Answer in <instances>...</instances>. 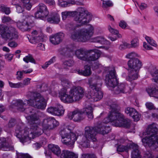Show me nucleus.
<instances>
[{
  "label": "nucleus",
  "instance_id": "nucleus-58",
  "mask_svg": "<svg viewBox=\"0 0 158 158\" xmlns=\"http://www.w3.org/2000/svg\"><path fill=\"white\" fill-rule=\"evenodd\" d=\"M81 158H95V157L93 155L84 154L82 155Z\"/></svg>",
  "mask_w": 158,
  "mask_h": 158
},
{
  "label": "nucleus",
  "instance_id": "nucleus-54",
  "mask_svg": "<svg viewBox=\"0 0 158 158\" xmlns=\"http://www.w3.org/2000/svg\"><path fill=\"white\" fill-rule=\"evenodd\" d=\"M41 43L40 42L37 44L38 45L37 46V49L41 50L44 51L45 50L44 45Z\"/></svg>",
  "mask_w": 158,
  "mask_h": 158
},
{
  "label": "nucleus",
  "instance_id": "nucleus-60",
  "mask_svg": "<svg viewBox=\"0 0 158 158\" xmlns=\"http://www.w3.org/2000/svg\"><path fill=\"white\" fill-rule=\"evenodd\" d=\"M119 26L123 29H125L127 26V24L125 21H121L119 23Z\"/></svg>",
  "mask_w": 158,
  "mask_h": 158
},
{
  "label": "nucleus",
  "instance_id": "nucleus-32",
  "mask_svg": "<svg viewBox=\"0 0 158 158\" xmlns=\"http://www.w3.org/2000/svg\"><path fill=\"white\" fill-rule=\"evenodd\" d=\"M132 143H128L126 145H119L117 148L118 152H127L131 148Z\"/></svg>",
  "mask_w": 158,
  "mask_h": 158
},
{
  "label": "nucleus",
  "instance_id": "nucleus-37",
  "mask_svg": "<svg viewBox=\"0 0 158 158\" xmlns=\"http://www.w3.org/2000/svg\"><path fill=\"white\" fill-rule=\"evenodd\" d=\"M140 55L135 52H132L128 53L126 56V57L130 59H134L139 57Z\"/></svg>",
  "mask_w": 158,
  "mask_h": 158
},
{
  "label": "nucleus",
  "instance_id": "nucleus-5",
  "mask_svg": "<svg viewBox=\"0 0 158 158\" xmlns=\"http://www.w3.org/2000/svg\"><path fill=\"white\" fill-rule=\"evenodd\" d=\"M77 11H65L61 13L62 19L63 20L67 18L73 17L75 15H78L75 18V20L78 23L83 25L89 23L92 19V15L91 13L88 12L85 8H78Z\"/></svg>",
  "mask_w": 158,
  "mask_h": 158
},
{
  "label": "nucleus",
  "instance_id": "nucleus-62",
  "mask_svg": "<svg viewBox=\"0 0 158 158\" xmlns=\"http://www.w3.org/2000/svg\"><path fill=\"white\" fill-rule=\"evenodd\" d=\"M67 2L68 6L72 5L78 4L75 0H68L67 1Z\"/></svg>",
  "mask_w": 158,
  "mask_h": 158
},
{
  "label": "nucleus",
  "instance_id": "nucleus-7",
  "mask_svg": "<svg viewBox=\"0 0 158 158\" xmlns=\"http://www.w3.org/2000/svg\"><path fill=\"white\" fill-rule=\"evenodd\" d=\"M158 129L155 124L148 126L146 131L147 135L142 140L144 146H148L153 149L158 148V135H156Z\"/></svg>",
  "mask_w": 158,
  "mask_h": 158
},
{
  "label": "nucleus",
  "instance_id": "nucleus-40",
  "mask_svg": "<svg viewBox=\"0 0 158 158\" xmlns=\"http://www.w3.org/2000/svg\"><path fill=\"white\" fill-rule=\"evenodd\" d=\"M0 10L4 12L6 15H9L10 12V8L5 6L4 5H0Z\"/></svg>",
  "mask_w": 158,
  "mask_h": 158
},
{
  "label": "nucleus",
  "instance_id": "nucleus-6",
  "mask_svg": "<svg viewBox=\"0 0 158 158\" xmlns=\"http://www.w3.org/2000/svg\"><path fill=\"white\" fill-rule=\"evenodd\" d=\"M40 124H33L30 129L27 128L23 130L18 127L16 130L15 135L23 143L33 139L35 136L40 135L43 133V130L40 127Z\"/></svg>",
  "mask_w": 158,
  "mask_h": 158
},
{
  "label": "nucleus",
  "instance_id": "nucleus-49",
  "mask_svg": "<svg viewBox=\"0 0 158 158\" xmlns=\"http://www.w3.org/2000/svg\"><path fill=\"white\" fill-rule=\"evenodd\" d=\"M108 29L110 32L113 34H117L118 33V30L110 26H108Z\"/></svg>",
  "mask_w": 158,
  "mask_h": 158
},
{
  "label": "nucleus",
  "instance_id": "nucleus-23",
  "mask_svg": "<svg viewBox=\"0 0 158 158\" xmlns=\"http://www.w3.org/2000/svg\"><path fill=\"white\" fill-rule=\"evenodd\" d=\"M63 37L64 34L63 33H57L50 36V41L53 44H57L61 41Z\"/></svg>",
  "mask_w": 158,
  "mask_h": 158
},
{
  "label": "nucleus",
  "instance_id": "nucleus-27",
  "mask_svg": "<svg viewBox=\"0 0 158 158\" xmlns=\"http://www.w3.org/2000/svg\"><path fill=\"white\" fill-rule=\"evenodd\" d=\"M92 40V41L93 42L100 43L102 44L110 45V42L102 36L93 38Z\"/></svg>",
  "mask_w": 158,
  "mask_h": 158
},
{
  "label": "nucleus",
  "instance_id": "nucleus-55",
  "mask_svg": "<svg viewBox=\"0 0 158 158\" xmlns=\"http://www.w3.org/2000/svg\"><path fill=\"white\" fill-rule=\"evenodd\" d=\"M16 11L18 13H21L23 12L24 10V8H25L24 7H22L21 6L18 5L16 6Z\"/></svg>",
  "mask_w": 158,
  "mask_h": 158
},
{
  "label": "nucleus",
  "instance_id": "nucleus-28",
  "mask_svg": "<svg viewBox=\"0 0 158 158\" xmlns=\"http://www.w3.org/2000/svg\"><path fill=\"white\" fill-rule=\"evenodd\" d=\"M61 158H77L78 156L73 152L68 151H62L60 156Z\"/></svg>",
  "mask_w": 158,
  "mask_h": 158
},
{
  "label": "nucleus",
  "instance_id": "nucleus-8",
  "mask_svg": "<svg viewBox=\"0 0 158 158\" xmlns=\"http://www.w3.org/2000/svg\"><path fill=\"white\" fill-rule=\"evenodd\" d=\"M89 88L92 89L90 98L91 101L97 102L103 97V94L101 90L102 83L98 80H89L88 82Z\"/></svg>",
  "mask_w": 158,
  "mask_h": 158
},
{
  "label": "nucleus",
  "instance_id": "nucleus-14",
  "mask_svg": "<svg viewBox=\"0 0 158 158\" xmlns=\"http://www.w3.org/2000/svg\"><path fill=\"white\" fill-rule=\"evenodd\" d=\"M59 125V123L53 117H48L43 121L42 126L44 130H51Z\"/></svg>",
  "mask_w": 158,
  "mask_h": 158
},
{
  "label": "nucleus",
  "instance_id": "nucleus-38",
  "mask_svg": "<svg viewBox=\"0 0 158 158\" xmlns=\"http://www.w3.org/2000/svg\"><path fill=\"white\" fill-rule=\"evenodd\" d=\"M74 64V61L72 60H65L63 63V66L64 69H68V67H71Z\"/></svg>",
  "mask_w": 158,
  "mask_h": 158
},
{
  "label": "nucleus",
  "instance_id": "nucleus-30",
  "mask_svg": "<svg viewBox=\"0 0 158 158\" xmlns=\"http://www.w3.org/2000/svg\"><path fill=\"white\" fill-rule=\"evenodd\" d=\"M149 95L151 97H153L158 98V87L155 86L147 90Z\"/></svg>",
  "mask_w": 158,
  "mask_h": 158
},
{
  "label": "nucleus",
  "instance_id": "nucleus-64",
  "mask_svg": "<svg viewBox=\"0 0 158 158\" xmlns=\"http://www.w3.org/2000/svg\"><path fill=\"white\" fill-rule=\"evenodd\" d=\"M143 47L144 48L147 50H151L152 49V48L147 44L145 42H144L143 43Z\"/></svg>",
  "mask_w": 158,
  "mask_h": 158
},
{
  "label": "nucleus",
  "instance_id": "nucleus-53",
  "mask_svg": "<svg viewBox=\"0 0 158 158\" xmlns=\"http://www.w3.org/2000/svg\"><path fill=\"white\" fill-rule=\"evenodd\" d=\"M18 158H32V157L28 154L21 153L19 155Z\"/></svg>",
  "mask_w": 158,
  "mask_h": 158
},
{
  "label": "nucleus",
  "instance_id": "nucleus-51",
  "mask_svg": "<svg viewBox=\"0 0 158 158\" xmlns=\"http://www.w3.org/2000/svg\"><path fill=\"white\" fill-rule=\"evenodd\" d=\"M58 4L60 6L63 7L68 6L67 1L63 0H59Z\"/></svg>",
  "mask_w": 158,
  "mask_h": 158
},
{
  "label": "nucleus",
  "instance_id": "nucleus-50",
  "mask_svg": "<svg viewBox=\"0 0 158 158\" xmlns=\"http://www.w3.org/2000/svg\"><path fill=\"white\" fill-rule=\"evenodd\" d=\"M136 4L139 6V8L141 10H143L146 9L147 7V5L144 3H142L139 4L137 2L136 4H135L136 6Z\"/></svg>",
  "mask_w": 158,
  "mask_h": 158
},
{
  "label": "nucleus",
  "instance_id": "nucleus-11",
  "mask_svg": "<svg viewBox=\"0 0 158 158\" xmlns=\"http://www.w3.org/2000/svg\"><path fill=\"white\" fill-rule=\"evenodd\" d=\"M33 18L32 16L24 15L17 22V26L23 31H29L33 24Z\"/></svg>",
  "mask_w": 158,
  "mask_h": 158
},
{
  "label": "nucleus",
  "instance_id": "nucleus-1",
  "mask_svg": "<svg viewBox=\"0 0 158 158\" xmlns=\"http://www.w3.org/2000/svg\"><path fill=\"white\" fill-rule=\"evenodd\" d=\"M109 105L110 106L111 111L108 117L103 120V122H98L96 126H87L85 128L84 135L80 142V143L83 147L85 148L89 147L90 140L93 142L96 141L97 133L104 135L109 132L110 131V127L105 125V123L111 122L113 125L117 127H122L126 128L130 127V121L125 119L123 115L117 110V105L114 102L112 104H109Z\"/></svg>",
  "mask_w": 158,
  "mask_h": 158
},
{
  "label": "nucleus",
  "instance_id": "nucleus-9",
  "mask_svg": "<svg viewBox=\"0 0 158 158\" xmlns=\"http://www.w3.org/2000/svg\"><path fill=\"white\" fill-rule=\"evenodd\" d=\"M127 64L129 68L132 69V71L129 73L127 78L136 79L139 78L138 73L143 65L142 61L138 58L130 59Z\"/></svg>",
  "mask_w": 158,
  "mask_h": 158
},
{
  "label": "nucleus",
  "instance_id": "nucleus-56",
  "mask_svg": "<svg viewBox=\"0 0 158 158\" xmlns=\"http://www.w3.org/2000/svg\"><path fill=\"white\" fill-rule=\"evenodd\" d=\"M131 47V45L130 44L126 42H125L123 43V44L120 45V49L125 48H130Z\"/></svg>",
  "mask_w": 158,
  "mask_h": 158
},
{
  "label": "nucleus",
  "instance_id": "nucleus-35",
  "mask_svg": "<svg viewBox=\"0 0 158 158\" xmlns=\"http://www.w3.org/2000/svg\"><path fill=\"white\" fill-rule=\"evenodd\" d=\"M21 3L26 9L29 10H31L32 5L31 0H20Z\"/></svg>",
  "mask_w": 158,
  "mask_h": 158
},
{
  "label": "nucleus",
  "instance_id": "nucleus-33",
  "mask_svg": "<svg viewBox=\"0 0 158 158\" xmlns=\"http://www.w3.org/2000/svg\"><path fill=\"white\" fill-rule=\"evenodd\" d=\"M78 73L85 76H90L91 73L90 67L89 66L86 65L85 66V70H79L78 71Z\"/></svg>",
  "mask_w": 158,
  "mask_h": 158
},
{
  "label": "nucleus",
  "instance_id": "nucleus-43",
  "mask_svg": "<svg viewBox=\"0 0 158 158\" xmlns=\"http://www.w3.org/2000/svg\"><path fill=\"white\" fill-rule=\"evenodd\" d=\"M131 45L132 47L136 48L139 45V40L137 38L133 39L131 42Z\"/></svg>",
  "mask_w": 158,
  "mask_h": 158
},
{
  "label": "nucleus",
  "instance_id": "nucleus-34",
  "mask_svg": "<svg viewBox=\"0 0 158 158\" xmlns=\"http://www.w3.org/2000/svg\"><path fill=\"white\" fill-rule=\"evenodd\" d=\"M107 86L110 88H114L118 83V80H105Z\"/></svg>",
  "mask_w": 158,
  "mask_h": 158
},
{
  "label": "nucleus",
  "instance_id": "nucleus-57",
  "mask_svg": "<svg viewBox=\"0 0 158 158\" xmlns=\"http://www.w3.org/2000/svg\"><path fill=\"white\" fill-rule=\"evenodd\" d=\"M8 45L11 48H15L18 46V44L15 41H12L8 43Z\"/></svg>",
  "mask_w": 158,
  "mask_h": 158
},
{
  "label": "nucleus",
  "instance_id": "nucleus-46",
  "mask_svg": "<svg viewBox=\"0 0 158 158\" xmlns=\"http://www.w3.org/2000/svg\"><path fill=\"white\" fill-rule=\"evenodd\" d=\"M9 83L10 86L12 88H19L22 86V83H14L10 82H9Z\"/></svg>",
  "mask_w": 158,
  "mask_h": 158
},
{
  "label": "nucleus",
  "instance_id": "nucleus-29",
  "mask_svg": "<svg viewBox=\"0 0 158 158\" xmlns=\"http://www.w3.org/2000/svg\"><path fill=\"white\" fill-rule=\"evenodd\" d=\"M93 111V108L90 106H89L84 109L83 113L86 114L89 119L91 120L94 118Z\"/></svg>",
  "mask_w": 158,
  "mask_h": 158
},
{
  "label": "nucleus",
  "instance_id": "nucleus-18",
  "mask_svg": "<svg viewBox=\"0 0 158 158\" xmlns=\"http://www.w3.org/2000/svg\"><path fill=\"white\" fill-rule=\"evenodd\" d=\"M101 51L97 49L89 50L87 52L86 60L85 61H94L98 59L100 56Z\"/></svg>",
  "mask_w": 158,
  "mask_h": 158
},
{
  "label": "nucleus",
  "instance_id": "nucleus-48",
  "mask_svg": "<svg viewBox=\"0 0 158 158\" xmlns=\"http://www.w3.org/2000/svg\"><path fill=\"white\" fill-rule=\"evenodd\" d=\"M1 19L2 22L3 23L9 22L11 20V19L10 17L5 16H2Z\"/></svg>",
  "mask_w": 158,
  "mask_h": 158
},
{
  "label": "nucleus",
  "instance_id": "nucleus-52",
  "mask_svg": "<svg viewBox=\"0 0 158 158\" xmlns=\"http://www.w3.org/2000/svg\"><path fill=\"white\" fill-rule=\"evenodd\" d=\"M143 157L144 158H153L154 156L151 153L148 152L144 154ZM156 158H158V156Z\"/></svg>",
  "mask_w": 158,
  "mask_h": 158
},
{
  "label": "nucleus",
  "instance_id": "nucleus-19",
  "mask_svg": "<svg viewBox=\"0 0 158 158\" xmlns=\"http://www.w3.org/2000/svg\"><path fill=\"white\" fill-rule=\"evenodd\" d=\"M130 91V88L125 83L119 84L117 87L114 89V93L117 94L120 93H126Z\"/></svg>",
  "mask_w": 158,
  "mask_h": 158
},
{
  "label": "nucleus",
  "instance_id": "nucleus-10",
  "mask_svg": "<svg viewBox=\"0 0 158 158\" xmlns=\"http://www.w3.org/2000/svg\"><path fill=\"white\" fill-rule=\"evenodd\" d=\"M71 130L69 127H68L61 130L60 132L62 143L70 146H71L74 144L77 138L75 133L71 132Z\"/></svg>",
  "mask_w": 158,
  "mask_h": 158
},
{
  "label": "nucleus",
  "instance_id": "nucleus-25",
  "mask_svg": "<svg viewBox=\"0 0 158 158\" xmlns=\"http://www.w3.org/2000/svg\"><path fill=\"white\" fill-rule=\"evenodd\" d=\"M47 20L50 23L57 24L60 21V15L56 13L53 14L48 18Z\"/></svg>",
  "mask_w": 158,
  "mask_h": 158
},
{
  "label": "nucleus",
  "instance_id": "nucleus-3",
  "mask_svg": "<svg viewBox=\"0 0 158 158\" xmlns=\"http://www.w3.org/2000/svg\"><path fill=\"white\" fill-rule=\"evenodd\" d=\"M79 25L74 26L71 23L67 24L65 26L69 30H75L71 34L70 37L73 40L82 42H86L89 40L94 33V28L92 25H89L87 28L76 30Z\"/></svg>",
  "mask_w": 158,
  "mask_h": 158
},
{
  "label": "nucleus",
  "instance_id": "nucleus-61",
  "mask_svg": "<svg viewBox=\"0 0 158 158\" xmlns=\"http://www.w3.org/2000/svg\"><path fill=\"white\" fill-rule=\"evenodd\" d=\"M146 107L149 110H151L154 108L153 104L151 102H147L145 104Z\"/></svg>",
  "mask_w": 158,
  "mask_h": 158
},
{
  "label": "nucleus",
  "instance_id": "nucleus-31",
  "mask_svg": "<svg viewBox=\"0 0 158 158\" xmlns=\"http://www.w3.org/2000/svg\"><path fill=\"white\" fill-rule=\"evenodd\" d=\"M48 148L50 151L57 156H59L60 154L61 150L58 146L53 144H50L48 145Z\"/></svg>",
  "mask_w": 158,
  "mask_h": 158
},
{
  "label": "nucleus",
  "instance_id": "nucleus-39",
  "mask_svg": "<svg viewBox=\"0 0 158 158\" xmlns=\"http://www.w3.org/2000/svg\"><path fill=\"white\" fill-rule=\"evenodd\" d=\"M56 60V57L55 56L52 57L49 60L45 63L42 66V68L43 69L47 68L49 65L55 62Z\"/></svg>",
  "mask_w": 158,
  "mask_h": 158
},
{
  "label": "nucleus",
  "instance_id": "nucleus-41",
  "mask_svg": "<svg viewBox=\"0 0 158 158\" xmlns=\"http://www.w3.org/2000/svg\"><path fill=\"white\" fill-rule=\"evenodd\" d=\"M23 60L26 63H28L29 62H30L34 64L35 63V60L31 55H28L25 56V57L23 58Z\"/></svg>",
  "mask_w": 158,
  "mask_h": 158
},
{
  "label": "nucleus",
  "instance_id": "nucleus-16",
  "mask_svg": "<svg viewBox=\"0 0 158 158\" xmlns=\"http://www.w3.org/2000/svg\"><path fill=\"white\" fill-rule=\"evenodd\" d=\"M11 139L8 138L2 137L0 138V148L5 151L14 150Z\"/></svg>",
  "mask_w": 158,
  "mask_h": 158
},
{
  "label": "nucleus",
  "instance_id": "nucleus-13",
  "mask_svg": "<svg viewBox=\"0 0 158 158\" xmlns=\"http://www.w3.org/2000/svg\"><path fill=\"white\" fill-rule=\"evenodd\" d=\"M28 36H27V38L29 42L33 44H36L39 43L43 42L47 38L42 31L38 29L33 30L31 35Z\"/></svg>",
  "mask_w": 158,
  "mask_h": 158
},
{
  "label": "nucleus",
  "instance_id": "nucleus-44",
  "mask_svg": "<svg viewBox=\"0 0 158 158\" xmlns=\"http://www.w3.org/2000/svg\"><path fill=\"white\" fill-rule=\"evenodd\" d=\"M101 0L103 1L102 3V7L103 8H106L108 7L111 6L113 5L112 3L110 1H104V0Z\"/></svg>",
  "mask_w": 158,
  "mask_h": 158
},
{
  "label": "nucleus",
  "instance_id": "nucleus-47",
  "mask_svg": "<svg viewBox=\"0 0 158 158\" xmlns=\"http://www.w3.org/2000/svg\"><path fill=\"white\" fill-rule=\"evenodd\" d=\"M151 74L154 79H158V70H153L151 72Z\"/></svg>",
  "mask_w": 158,
  "mask_h": 158
},
{
  "label": "nucleus",
  "instance_id": "nucleus-22",
  "mask_svg": "<svg viewBox=\"0 0 158 158\" xmlns=\"http://www.w3.org/2000/svg\"><path fill=\"white\" fill-rule=\"evenodd\" d=\"M106 72L109 73L106 76V79H116L117 75L116 73L114 68L113 67H107L104 68Z\"/></svg>",
  "mask_w": 158,
  "mask_h": 158
},
{
  "label": "nucleus",
  "instance_id": "nucleus-12",
  "mask_svg": "<svg viewBox=\"0 0 158 158\" xmlns=\"http://www.w3.org/2000/svg\"><path fill=\"white\" fill-rule=\"evenodd\" d=\"M0 35L6 40H13L18 37L17 32L14 28H8L4 25L0 24Z\"/></svg>",
  "mask_w": 158,
  "mask_h": 158
},
{
  "label": "nucleus",
  "instance_id": "nucleus-17",
  "mask_svg": "<svg viewBox=\"0 0 158 158\" xmlns=\"http://www.w3.org/2000/svg\"><path fill=\"white\" fill-rule=\"evenodd\" d=\"M47 111L52 115L59 116L64 114V110L62 105L58 104L55 107L51 106L49 107L48 108Z\"/></svg>",
  "mask_w": 158,
  "mask_h": 158
},
{
  "label": "nucleus",
  "instance_id": "nucleus-21",
  "mask_svg": "<svg viewBox=\"0 0 158 158\" xmlns=\"http://www.w3.org/2000/svg\"><path fill=\"white\" fill-rule=\"evenodd\" d=\"M125 112L127 114L132 117L134 121H137L139 120L140 115L134 108L130 107H127L125 109Z\"/></svg>",
  "mask_w": 158,
  "mask_h": 158
},
{
  "label": "nucleus",
  "instance_id": "nucleus-24",
  "mask_svg": "<svg viewBox=\"0 0 158 158\" xmlns=\"http://www.w3.org/2000/svg\"><path fill=\"white\" fill-rule=\"evenodd\" d=\"M131 148L133 149L131 152V158H141L138 146L137 144L132 143Z\"/></svg>",
  "mask_w": 158,
  "mask_h": 158
},
{
  "label": "nucleus",
  "instance_id": "nucleus-15",
  "mask_svg": "<svg viewBox=\"0 0 158 158\" xmlns=\"http://www.w3.org/2000/svg\"><path fill=\"white\" fill-rule=\"evenodd\" d=\"M37 8V11L35 14V17L45 19L49 14L46 6L43 3H40Z\"/></svg>",
  "mask_w": 158,
  "mask_h": 158
},
{
  "label": "nucleus",
  "instance_id": "nucleus-4",
  "mask_svg": "<svg viewBox=\"0 0 158 158\" xmlns=\"http://www.w3.org/2000/svg\"><path fill=\"white\" fill-rule=\"evenodd\" d=\"M66 89L63 88L59 93V96L64 102L72 103L79 101L83 97L84 89L80 86H74L71 88L69 91V94H67Z\"/></svg>",
  "mask_w": 158,
  "mask_h": 158
},
{
  "label": "nucleus",
  "instance_id": "nucleus-36",
  "mask_svg": "<svg viewBox=\"0 0 158 158\" xmlns=\"http://www.w3.org/2000/svg\"><path fill=\"white\" fill-rule=\"evenodd\" d=\"M40 88L42 89V90L43 91H46L47 90L48 91V93L53 96H55L56 95V92L54 91L53 89V88H49L48 89L47 88V85L46 84H43L42 86Z\"/></svg>",
  "mask_w": 158,
  "mask_h": 158
},
{
  "label": "nucleus",
  "instance_id": "nucleus-59",
  "mask_svg": "<svg viewBox=\"0 0 158 158\" xmlns=\"http://www.w3.org/2000/svg\"><path fill=\"white\" fill-rule=\"evenodd\" d=\"M81 158H95V157L93 155L84 154L82 155Z\"/></svg>",
  "mask_w": 158,
  "mask_h": 158
},
{
  "label": "nucleus",
  "instance_id": "nucleus-45",
  "mask_svg": "<svg viewBox=\"0 0 158 158\" xmlns=\"http://www.w3.org/2000/svg\"><path fill=\"white\" fill-rule=\"evenodd\" d=\"M61 83L62 86L65 88H69L71 86V83L68 80H62Z\"/></svg>",
  "mask_w": 158,
  "mask_h": 158
},
{
  "label": "nucleus",
  "instance_id": "nucleus-20",
  "mask_svg": "<svg viewBox=\"0 0 158 158\" xmlns=\"http://www.w3.org/2000/svg\"><path fill=\"white\" fill-rule=\"evenodd\" d=\"M82 114L79 110H76L68 113L67 116L69 119H73L75 122H78L83 119L81 116Z\"/></svg>",
  "mask_w": 158,
  "mask_h": 158
},
{
  "label": "nucleus",
  "instance_id": "nucleus-26",
  "mask_svg": "<svg viewBox=\"0 0 158 158\" xmlns=\"http://www.w3.org/2000/svg\"><path fill=\"white\" fill-rule=\"evenodd\" d=\"M87 52V51H86L82 48H80L76 50L75 52V53L78 58L85 60L87 59L86 57Z\"/></svg>",
  "mask_w": 158,
  "mask_h": 158
},
{
  "label": "nucleus",
  "instance_id": "nucleus-42",
  "mask_svg": "<svg viewBox=\"0 0 158 158\" xmlns=\"http://www.w3.org/2000/svg\"><path fill=\"white\" fill-rule=\"evenodd\" d=\"M145 38L147 42L151 45L155 47L157 46V44L149 36H146L145 37Z\"/></svg>",
  "mask_w": 158,
  "mask_h": 158
},
{
  "label": "nucleus",
  "instance_id": "nucleus-63",
  "mask_svg": "<svg viewBox=\"0 0 158 158\" xmlns=\"http://www.w3.org/2000/svg\"><path fill=\"white\" fill-rule=\"evenodd\" d=\"M13 57L12 54H7L5 55V58L9 61H10Z\"/></svg>",
  "mask_w": 158,
  "mask_h": 158
},
{
  "label": "nucleus",
  "instance_id": "nucleus-2",
  "mask_svg": "<svg viewBox=\"0 0 158 158\" xmlns=\"http://www.w3.org/2000/svg\"><path fill=\"white\" fill-rule=\"evenodd\" d=\"M28 100H26L27 104L32 106L39 109H44L46 106V104L44 98L39 93H31L27 95ZM17 109L20 111H25L27 114L33 113L31 115L26 117L30 124H39L40 123V120L39 116L35 113V110L31 107L25 108L27 104L24 103L22 100H17L15 103Z\"/></svg>",
  "mask_w": 158,
  "mask_h": 158
}]
</instances>
